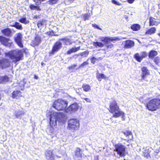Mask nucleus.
<instances>
[{"mask_svg":"<svg viewBox=\"0 0 160 160\" xmlns=\"http://www.w3.org/2000/svg\"><path fill=\"white\" fill-rule=\"evenodd\" d=\"M50 113V124L52 129L53 127L57 125V122L61 124L64 123L66 121L67 117L63 113L51 112Z\"/></svg>","mask_w":160,"mask_h":160,"instance_id":"obj_1","label":"nucleus"},{"mask_svg":"<svg viewBox=\"0 0 160 160\" xmlns=\"http://www.w3.org/2000/svg\"><path fill=\"white\" fill-rule=\"evenodd\" d=\"M7 55L15 63L21 60L23 56L22 52L18 49L9 52Z\"/></svg>","mask_w":160,"mask_h":160,"instance_id":"obj_2","label":"nucleus"},{"mask_svg":"<svg viewBox=\"0 0 160 160\" xmlns=\"http://www.w3.org/2000/svg\"><path fill=\"white\" fill-rule=\"evenodd\" d=\"M68 102L67 101L59 99L56 100L53 104V107L58 110H64L65 112L68 113L70 112V106L67 108H66Z\"/></svg>","mask_w":160,"mask_h":160,"instance_id":"obj_3","label":"nucleus"},{"mask_svg":"<svg viewBox=\"0 0 160 160\" xmlns=\"http://www.w3.org/2000/svg\"><path fill=\"white\" fill-rule=\"evenodd\" d=\"M109 111L112 113H114L113 117L117 118L124 114V112L119 110V107L117 105L116 102L113 100L110 104Z\"/></svg>","mask_w":160,"mask_h":160,"instance_id":"obj_4","label":"nucleus"},{"mask_svg":"<svg viewBox=\"0 0 160 160\" xmlns=\"http://www.w3.org/2000/svg\"><path fill=\"white\" fill-rule=\"evenodd\" d=\"M146 107L149 110L155 111L160 107V100L157 99H153L147 104Z\"/></svg>","mask_w":160,"mask_h":160,"instance_id":"obj_5","label":"nucleus"},{"mask_svg":"<svg viewBox=\"0 0 160 160\" xmlns=\"http://www.w3.org/2000/svg\"><path fill=\"white\" fill-rule=\"evenodd\" d=\"M114 151L117 152L121 157H124L126 155V148L125 146L120 143H118L114 145Z\"/></svg>","mask_w":160,"mask_h":160,"instance_id":"obj_6","label":"nucleus"},{"mask_svg":"<svg viewBox=\"0 0 160 160\" xmlns=\"http://www.w3.org/2000/svg\"><path fill=\"white\" fill-rule=\"evenodd\" d=\"M79 121L77 119H71V131L74 132L78 130L79 127Z\"/></svg>","mask_w":160,"mask_h":160,"instance_id":"obj_7","label":"nucleus"},{"mask_svg":"<svg viewBox=\"0 0 160 160\" xmlns=\"http://www.w3.org/2000/svg\"><path fill=\"white\" fill-rule=\"evenodd\" d=\"M10 66V62L9 60L3 58L0 60V68L2 69L9 67Z\"/></svg>","mask_w":160,"mask_h":160,"instance_id":"obj_8","label":"nucleus"},{"mask_svg":"<svg viewBox=\"0 0 160 160\" xmlns=\"http://www.w3.org/2000/svg\"><path fill=\"white\" fill-rule=\"evenodd\" d=\"M119 38L115 37H101L100 38V40L102 42H105L106 44L109 43L110 42H115L116 41L119 40Z\"/></svg>","mask_w":160,"mask_h":160,"instance_id":"obj_9","label":"nucleus"},{"mask_svg":"<svg viewBox=\"0 0 160 160\" xmlns=\"http://www.w3.org/2000/svg\"><path fill=\"white\" fill-rule=\"evenodd\" d=\"M0 42L4 45L8 47L11 46L12 43L11 40L2 36H0Z\"/></svg>","mask_w":160,"mask_h":160,"instance_id":"obj_10","label":"nucleus"},{"mask_svg":"<svg viewBox=\"0 0 160 160\" xmlns=\"http://www.w3.org/2000/svg\"><path fill=\"white\" fill-rule=\"evenodd\" d=\"M141 55L138 53H136L134 56V58L138 62H140L143 59L146 57L147 56V53L145 52H141Z\"/></svg>","mask_w":160,"mask_h":160,"instance_id":"obj_11","label":"nucleus"},{"mask_svg":"<svg viewBox=\"0 0 160 160\" xmlns=\"http://www.w3.org/2000/svg\"><path fill=\"white\" fill-rule=\"evenodd\" d=\"M62 47V43L59 41L57 42L53 46L52 50L49 53L52 54H54L55 52L58 51Z\"/></svg>","mask_w":160,"mask_h":160,"instance_id":"obj_12","label":"nucleus"},{"mask_svg":"<svg viewBox=\"0 0 160 160\" xmlns=\"http://www.w3.org/2000/svg\"><path fill=\"white\" fill-rule=\"evenodd\" d=\"M25 112L23 109L21 108L20 109H16L15 110L14 115L16 118L21 119L22 116L24 115Z\"/></svg>","mask_w":160,"mask_h":160,"instance_id":"obj_13","label":"nucleus"},{"mask_svg":"<svg viewBox=\"0 0 160 160\" xmlns=\"http://www.w3.org/2000/svg\"><path fill=\"white\" fill-rule=\"evenodd\" d=\"M22 36L21 33H18L16 34V36L15 38V40L18 46L20 48H22L23 45L22 43Z\"/></svg>","mask_w":160,"mask_h":160,"instance_id":"obj_14","label":"nucleus"},{"mask_svg":"<svg viewBox=\"0 0 160 160\" xmlns=\"http://www.w3.org/2000/svg\"><path fill=\"white\" fill-rule=\"evenodd\" d=\"M45 155L47 160H55L52 150H47L46 151Z\"/></svg>","mask_w":160,"mask_h":160,"instance_id":"obj_15","label":"nucleus"},{"mask_svg":"<svg viewBox=\"0 0 160 160\" xmlns=\"http://www.w3.org/2000/svg\"><path fill=\"white\" fill-rule=\"evenodd\" d=\"M134 42L131 40H127L125 42L124 48H131L133 47Z\"/></svg>","mask_w":160,"mask_h":160,"instance_id":"obj_16","label":"nucleus"},{"mask_svg":"<svg viewBox=\"0 0 160 160\" xmlns=\"http://www.w3.org/2000/svg\"><path fill=\"white\" fill-rule=\"evenodd\" d=\"M41 41V38L38 36H37L34 40L32 41L31 44L33 46L38 45Z\"/></svg>","mask_w":160,"mask_h":160,"instance_id":"obj_17","label":"nucleus"},{"mask_svg":"<svg viewBox=\"0 0 160 160\" xmlns=\"http://www.w3.org/2000/svg\"><path fill=\"white\" fill-rule=\"evenodd\" d=\"M79 106L78 104L75 102L71 104V113L75 112L77 111L79 108Z\"/></svg>","mask_w":160,"mask_h":160,"instance_id":"obj_18","label":"nucleus"},{"mask_svg":"<svg viewBox=\"0 0 160 160\" xmlns=\"http://www.w3.org/2000/svg\"><path fill=\"white\" fill-rule=\"evenodd\" d=\"M1 31L2 33L6 36L9 37L12 35V31L8 28L2 30Z\"/></svg>","mask_w":160,"mask_h":160,"instance_id":"obj_19","label":"nucleus"},{"mask_svg":"<svg viewBox=\"0 0 160 160\" xmlns=\"http://www.w3.org/2000/svg\"><path fill=\"white\" fill-rule=\"evenodd\" d=\"M142 71V79H144V78L147 75L149 74L147 68L146 67H143L141 69Z\"/></svg>","mask_w":160,"mask_h":160,"instance_id":"obj_20","label":"nucleus"},{"mask_svg":"<svg viewBox=\"0 0 160 160\" xmlns=\"http://www.w3.org/2000/svg\"><path fill=\"white\" fill-rule=\"evenodd\" d=\"M9 80V77L6 75L0 76V83H5L8 82Z\"/></svg>","mask_w":160,"mask_h":160,"instance_id":"obj_21","label":"nucleus"},{"mask_svg":"<svg viewBox=\"0 0 160 160\" xmlns=\"http://www.w3.org/2000/svg\"><path fill=\"white\" fill-rule=\"evenodd\" d=\"M21 94V92L20 91H14L12 93V98L17 99L18 97L22 96Z\"/></svg>","mask_w":160,"mask_h":160,"instance_id":"obj_22","label":"nucleus"},{"mask_svg":"<svg viewBox=\"0 0 160 160\" xmlns=\"http://www.w3.org/2000/svg\"><path fill=\"white\" fill-rule=\"evenodd\" d=\"M96 77L99 81H101L102 79H105L106 78V77L104 74L102 73H100L99 72L97 73Z\"/></svg>","mask_w":160,"mask_h":160,"instance_id":"obj_23","label":"nucleus"},{"mask_svg":"<svg viewBox=\"0 0 160 160\" xmlns=\"http://www.w3.org/2000/svg\"><path fill=\"white\" fill-rule=\"evenodd\" d=\"M46 24V21L45 20H41L39 21L38 23V28H42Z\"/></svg>","mask_w":160,"mask_h":160,"instance_id":"obj_24","label":"nucleus"},{"mask_svg":"<svg viewBox=\"0 0 160 160\" xmlns=\"http://www.w3.org/2000/svg\"><path fill=\"white\" fill-rule=\"evenodd\" d=\"M122 132L127 137H128L130 140H132V135L130 131H125L123 132Z\"/></svg>","mask_w":160,"mask_h":160,"instance_id":"obj_25","label":"nucleus"},{"mask_svg":"<svg viewBox=\"0 0 160 160\" xmlns=\"http://www.w3.org/2000/svg\"><path fill=\"white\" fill-rule=\"evenodd\" d=\"M131 28L133 31H137L140 29V26L138 24H135L131 26Z\"/></svg>","mask_w":160,"mask_h":160,"instance_id":"obj_26","label":"nucleus"},{"mask_svg":"<svg viewBox=\"0 0 160 160\" xmlns=\"http://www.w3.org/2000/svg\"><path fill=\"white\" fill-rule=\"evenodd\" d=\"M82 88L83 90L86 92H89L91 90L90 86L86 84H83L82 85Z\"/></svg>","mask_w":160,"mask_h":160,"instance_id":"obj_27","label":"nucleus"},{"mask_svg":"<svg viewBox=\"0 0 160 160\" xmlns=\"http://www.w3.org/2000/svg\"><path fill=\"white\" fill-rule=\"evenodd\" d=\"M157 54V52L153 50L151 51L149 53L148 57L149 58H152Z\"/></svg>","mask_w":160,"mask_h":160,"instance_id":"obj_28","label":"nucleus"},{"mask_svg":"<svg viewBox=\"0 0 160 160\" xmlns=\"http://www.w3.org/2000/svg\"><path fill=\"white\" fill-rule=\"evenodd\" d=\"M93 45L96 48H102L104 46V44L102 42H93Z\"/></svg>","mask_w":160,"mask_h":160,"instance_id":"obj_29","label":"nucleus"},{"mask_svg":"<svg viewBox=\"0 0 160 160\" xmlns=\"http://www.w3.org/2000/svg\"><path fill=\"white\" fill-rule=\"evenodd\" d=\"M156 29L155 28H152L148 29L146 32V34H151L155 32Z\"/></svg>","mask_w":160,"mask_h":160,"instance_id":"obj_30","label":"nucleus"},{"mask_svg":"<svg viewBox=\"0 0 160 160\" xmlns=\"http://www.w3.org/2000/svg\"><path fill=\"white\" fill-rule=\"evenodd\" d=\"M12 27L16 28L19 30L22 29V25L19 22H16L15 24L12 26Z\"/></svg>","mask_w":160,"mask_h":160,"instance_id":"obj_31","label":"nucleus"},{"mask_svg":"<svg viewBox=\"0 0 160 160\" xmlns=\"http://www.w3.org/2000/svg\"><path fill=\"white\" fill-rule=\"evenodd\" d=\"M19 21L22 23H23L25 24L28 23L29 22V21L27 20L26 18H22L19 19Z\"/></svg>","mask_w":160,"mask_h":160,"instance_id":"obj_32","label":"nucleus"},{"mask_svg":"<svg viewBox=\"0 0 160 160\" xmlns=\"http://www.w3.org/2000/svg\"><path fill=\"white\" fill-rule=\"evenodd\" d=\"M155 19L152 17L149 18V24L150 26L155 25L156 23V22L154 20Z\"/></svg>","mask_w":160,"mask_h":160,"instance_id":"obj_33","label":"nucleus"},{"mask_svg":"<svg viewBox=\"0 0 160 160\" xmlns=\"http://www.w3.org/2000/svg\"><path fill=\"white\" fill-rule=\"evenodd\" d=\"M59 40L62 41L64 44L65 45H69L70 44V41L69 39L63 38L59 39Z\"/></svg>","mask_w":160,"mask_h":160,"instance_id":"obj_34","label":"nucleus"},{"mask_svg":"<svg viewBox=\"0 0 160 160\" xmlns=\"http://www.w3.org/2000/svg\"><path fill=\"white\" fill-rule=\"evenodd\" d=\"M89 52L88 51H85L82 52L80 53L78 55V56L80 55L82 57L84 58L88 56L89 54Z\"/></svg>","mask_w":160,"mask_h":160,"instance_id":"obj_35","label":"nucleus"},{"mask_svg":"<svg viewBox=\"0 0 160 160\" xmlns=\"http://www.w3.org/2000/svg\"><path fill=\"white\" fill-rule=\"evenodd\" d=\"M75 155L78 157H81L82 154L80 152V149L79 148H77L75 153Z\"/></svg>","mask_w":160,"mask_h":160,"instance_id":"obj_36","label":"nucleus"},{"mask_svg":"<svg viewBox=\"0 0 160 160\" xmlns=\"http://www.w3.org/2000/svg\"><path fill=\"white\" fill-rule=\"evenodd\" d=\"M29 7L31 10H40V9L38 6H35L32 4L30 5Z\"/></svg>","mask_w":160,"mask_h":160,"instance_id":"obj_37","label":"nucleus"},{"mask_svg":"<svg viewBox=\"0 0 160 160\" xmlns=\"http://www.w3.org/2000/svg\"><path fill=\"white\" fill-rule=\"evenodd\" d=\"M80 49V47H78L77 48H72V49H71V53L72 52H75L79 50Z\"/></svg>","mask_w":160,"mask_h":160,"instance_id":"obj_38","label":"nucleus"},{"mask_svg":"<svg viewBox=\"0 0 160 160\" xmlns=\"http://www.w3.org/2000/svg\"><path fill=\"white\" fill-rule=\"evenodd\" d=\"M91 62L93 64H94L96 61L99 60V59L95 58L94 57H93L91 58Z\"/></svg>","mask_w":160,"mask_h":160,"instance_id":"obj_39","label":"nucleus"},{"mask_svg":"<svg viewBox=\"0 0 160 160\" xmlns=\"http://www.w3.org/2000/svg\"><path fill=\"white\" fill-rule=\"evenodd\" d=\"M88 60L87 61L84 62L82 63L79 66V68H83L85 66L88 65Z\"/></svg>","mask_w":160,"mask_h":160,"instance_id":"obj_40","label":"nucleus"},{"mask_svg":"<svg viewBox=\"0 0 160 160\" xmlns=\"http://www.w3.org/2000/svg\"><path fill=\"white\" fill-rule=\"evenodd\" d=\"M90 14H85L84 16V20H87L90 17Z\"/></svg>","mask_w":160,"mask_h":160,"instance_id":"obj_41","label":"nucleus"},{"mask_svg":"<svg viewBox=\"0 0 160 160\" xmlns=\"http://www.w3.org/2000/svg\"><path fill=\"white\" fill-rule=\"evenodd\" d=\"M92 26L95 28H98V29L100 30H102V29L101 28H100L97 24H92Z\"/></svg>","mask_w":160,"mask_h":160,"instance_id":"obj_42","label":"nucleus"},{"mask_svg":"<svg viewBox=\"0 0 160 160\" xmlns=\"http://www.w3.org/2000/svg\"><path fill=\"white\" fill-rule=\"evenodd\" d=\"M58 0H49V3L51 4H53L56 3Z\"/></svg>","mask_w":160,"mask_h":160,"instance_id":"obj_43","label":"nucleus"},{"mask_svg":"<svg viewBox=\"0 0 160 160\" xmlns=\"http://www.w3.org/2000/svg\"><path fill=\"white\" fill-rule=\"evenodd\" d=\"M112 2L114 4H116L118 5H121V3L119 2H117L115 0H112Z\"/></svg>","mask_w":160,"mask_h":160,"instance_id":"obj_44","label":"nucleus"},{"mask_svg":"<svg viewBox=\"0 0 160 160\" xmlns=\"http://www.w3.org/2000/svg\"><path fill=\"white\" fill-rule=\"evenodd\" d=\"M108 43L107 44H108L106 46L107 48H112L113 47V44H112V43L108 44Z\"/></svg>","mask_w":160,"mask_h":160,"instance_id":"obj_45","label":"nucleus"},{"mask_svg":"<svg viewBox=\"0 0 160 160\" xmlns=\"http://www.w3.org/2000/svg\"><path fill=\"white\" fill-rule=\"evenodd\" d=\"M82 88H78V89L77 90H76V92L79 95H81V93L80 92V91H82Z\"/></svg>","mask_w":160,"mask_h":160,"instance_id":"obj_46","label":"nucleus"},{"mask_svg":"<svg viewBox=\"0 0 160 160\" xmlns=\"http://www.w3.org/2000/svg\"><path fill=\"white\" fill-rule=\"evenodd\" d=\"M24 80H23L22 81H21L20 82V83L22 84V88L21 89L22 90H23L24 89V87L25 85V83H24Z\"/></svg>","mask_w":160,"mask_h":160,"instance_id":"obj_47","label":"nucleus"},{"mask_svg":"<svg viewBox=\"0 0 160 160\" xmlns=\"http://www.w3.org/2000/svg\"><path fill=\"white\" fill-rule=\"evenodd\" d=\"M48 34L50 35H54V32L52 30L51 31H50L49 32H48Z\"/></svg>","mask_w":160,"mask_h":160,"instance_id":"obj_48","label":"nucleus"},{"mask_svg":"<svg viewBox=\"0 0 160 160\" xmlns=\"http://www.w3.org/2000/svg\"><path fill=\"white\" fill-rule=\"evenodd\" d=\"M84 99L88 102H91V100L87 98H86Z\"/></svg>","mask_w":160,"mask_h":160,"instance_id":"obj_49","label":"nucleus"},{"mask_svg":"<svg viewBox=\"0 0 160 160\" xmlns=\"http://www.w3.org/2000/svg\"><path fill=\"white\" fill-rule=\"evenodd\" d=\"M124 114H123L122 115V120H124L125 119V116L124 115Z\"/></svg>","mask_w":160,"mask_h":160,"instance_id":"obj_50","label":"nucleus"},{"mask_svg":"<svg viewBox=\"0 0 160 160\" xmlns=\"http://www.w3.org/2000/svg\"><path fill=\"white\" fill-rule=\"evenodd\" d=\"M76 65H72L71 66V68H74L75 67Z\"/></svg>","mask_w":160,"mask_h":160,"instance_id":"obj_51","label":"nucleus"},{"mask_svg":"<svg viewBox=\"0 0 160 160\" xmlns=\"http://www.w3.org/2000/svg\"><path fill=\"white\" fill-rule=\"evenodd\" d=\"M38 17V16H37V15H35L34 16V18H37Z\"/></svg>","mask_w":160,"mask_h":160,"instance_id":"obj_52","label":"nucleus"},{"mask_svg":"<svg viewBox=\"0 0 160 160\" xmlns=\"http://www.w3.org/2000/svg\"><path fill=\"white\" fill-rule=\"evenodd\" d=\"M67 54H70V50H68V51L67 52Z\"/></svg>","mask_w":160,"mask_h":160,"instance_id":"obj_53","label":"nucleus"},{"mask_svg":"<svg viewBox=\"0 0 160 160\" xmlns=\"http://www.w3.org/2000/svg\"><path fill=\"white\" fill-rule=\"evenodd\" d=\"M35 78L36 79H38V76H35Z\"/></svg>","mask_w":160,"mask_h":160,"instance_id":"obj_54","label":"nucleus"},{"mask_svg":"<svg viewBox=\"0 0 160 160\" xmlns=\"http://www.w3.org/2000/svg\"><path fill=\"white\" fill-rule=\"evenodd\" d=\"M97 59H99V60H101L102 59V58H101V57H99V58H97Z\"/></svg>","mask_w":160,"mask_h":160,"instance_id":"obj_55","label":"nucleus"},{"mask_svg":"<svg viewBox=\"0 0 160 160\" xmlns=\"http://www.w3.org/2000/svg\"><path fill=\"white\" fill-rule=\"evenodd\" d=\"M158 35L160 37V32L158 33Z\"/></svg>","mask_w":160,"mask_h":160,"instance_id":"obj_56","label":"nucleus"},{"mask_svg":"<svg viewBox=\"0 0 160 160\" xmlns=\"http://www.w3.org/2000/svg\"><path fill=\"white\" fill-rule=\"evenodd\" d=\"M70 99H71V101L72 99H73V98L71 97Z\"/></svg>","mask_w":160,"mask_h":160,"instance_id":"obj_57","label":"nucleus"},{"mask_svg":"<svg viewBox=\"0 0 160 160\" xmlns=\"http://www.w3.org/2000/svg\"><path fill=\"white\" fill-rule=\"evenodd\" d=\"M68 126L69 125V122H68ZM68 128H70V127H69V126H68Z\"/></svg>","mask_w":160,"mask_h":160,"instance_id":"obj_58","label":"nucleus"},{"mask_svg":"<svg viewBox=\"0 0 160 160\" xmlns=\"http://www.w3.org/2000/svg\"><path fill=\"white\" fill-rule=\"evenodd\" d=\"M74 100H76V98H74Z\"/></svg>","mask_w":160,"mask_h":160,"instance_id":"obj_59","label":"nucleus"},{"mask_svg":"<svg viewBox=\"0 0 160 160\" xmlns=\"http://www.w3.org/2000/svg\"><path fill=\"white\" fill-rule=\"evenodd\" d=\"M43 64V63H42V65Z\"/></svg>","mask_w":160,"mask_h":160,"instance_id":"obj_60","label":"nucleus"},{"mask_svg":"<svg viewBox=\"0 0 160 160\" xmlns=\"http://www.w3.org/2000/svg\"><path fill=\"white\" fill-rule=\"evenodd\" d=\"M0 97H1V95H0ZM1 99V97H0V99Z\"/></svg>","mask_w":160,"mask_h":160,"instance_id":"obj_61","label":"nucleus"}]
</instances>
